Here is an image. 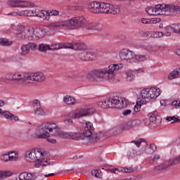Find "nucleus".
I'll list each match as a JSON object with an SVG mask.
<instances>
[{"mask_svg": "<svg viewBox=\"0 0 180 180\" xmlns=\"http://www.w3.org/2000/svg\"><path fill=\"white\" fill-rule=\"evenodd\" d=\"M51 136L61 139H71L72 140H85L82 134L79 132H65L60 130L57 122H48L39 125L32 135L34 139H49Z\"/></svg>", "mask_w": 180, "mask_h": 180, "instance_id": "f257e3e1", "label": "nucleus"}, {"mask_svg": "<svg viewBox=\"0 0 180 180\" xmlns=\"http://www.w3.org/2000/svg\"><path fill=\"white\" fill-rule=\"evenodd\" d=\"M123 68V64H112L108 68L94 69L89 72L86 75V79L89 81H96V82H102V81H108L112 77H115V71Z\"/></svg>", "mask_w": 180, "mask_h": 180, "instance_id": "f03ea898", "label": "nucleus"}, {"mask_svg": "<svg viewBox=\"0 0 180 180\" xmlns=\"http://www.w3.org/2000/svg\"><path fill=\"white\" fill-rule=\"evenodd\" d=\"M64 21L65 29H70V30L79 29V27H84L87 30H101V29H102V26L93 23L91 20L84 16L75 15V17Z\"/></svg>", "mask_w": 180, "mask_h": 180, "instance_id": "7ed1b4c3", "label": "nucleus"}, {"mask_svg": "<svg viewBox=\"0 0 180 180\" xmlns=\"http://www.w3.org/2000/svg\"><path fill=\"white\" fill-rule=\"evenodd\" d=\"M141 124V120H134L131 121H128L125 124L121 125L120 127H113L106 132H102L100 138L101 140H105V139H108V137H110L112 136H117V134H122L124 130H129V129H133V127H136V126H140Z\"/></svg>", "mask_w": 180, "mask_h": 180, "instance_id": "20e7f679", "label": "nucleus"}, {"mask_svg": "<svg viewBox=\"0 0 180 180\" xmlns=\"http://www.w3.org/2000/svg\"><path fill=\"white\" fill-rule=\"evenodd\" d=\"M94 113H95V109L94 108H81L75 110L64 115L63 123L66 126H71L74 123L72 119H81L82 117H85V116L94 115Z\"/></svg>", "mask_w": 180, "mask_h": 180, "instance_id": "39448f33", "label": "nucleus"}, {"mask_svg": "<svg viewBox=\"0 0 180 180\" xmlns=\"http://www.w3.org/2000/svg\"><path fill=\"white\" fill-rule=\"evenodd\" d=\"M101 134V131H94V125L92 124V122H86V126L82 134L84 140H86L89 143H98V141H101V139L102 138Z\"/></svg>", "mask_w": 180, "mask_h": 180, "instance_id": "423d86ee", "label": "nucleus"}, {"mask_svg": "<svg viewBox=\"0 0 180 180\" xmlns=\"http://www.w3.org/2000/svg\"><path fill=\"white\" fill-rule=\"evenodd\" d=\"M15 37L20 41L25 40H34L33 27H27L24 25H18L16 28Z\"/></svg>", "mask_w": 180, "mask_h": 180, "instance_id": "0eeeda50", "label": "nucleus"}, {"mask_svg": "<svg viewBox=\"0 0 180 180\" xmlns=\"http://www.w3.org/2000/svg\"><path fill=\"white\" fill-rule=\"evenodd\" d=\"M2 79L3 81L6 80L14 82V85H17L18 86H25V72H7Z\"/></svg>", "mask_w": 180, "mask_h": 180, "instance_id": "6e6552de", "label": "nucleus"}, {"mask_svg": "<svg viewBox=\"0 0 180 180\" xmlns=\"http://www.w3.org/2000/svg\"><path fill=\"white\" fill-rule=\"evenodd\" d=\"M156 15H167L166 12L180 13V6L175 4H158L155 6Z\"/></svg>", "mask_w": 180, "mask_h": 180, "instance_id": "1a4fd4ad", "label": "nucleus"}, {"mask_svg": "<svg viewBox=\"0 0 180 180\" xmlns=\"http://www.w3.org/2000/svg\"><path fill=\"white\" fill-rule=\"evenodd\" d=\"M41 157H44V153L41 149H32L25 153V158L27 162H36V161L41 160Z\"/></svg>", "mask_w": 180, "mask_h": 180, "instance_id": "9d476101", "label": "nucleus"}, {"mask_svg": "<svg viewBox=\"0 0 180 180\" xmlns=\"http://www.w3.org/2000/svg\"><path fill=\"white\" fill-rule=\"evenodd\" d=\"M119 96L106 97L103 101L97 102V105L99 108L103 109H109V108H119Z\"/></svg>", "mask_w": 180, "mask_h": 180, "instance_id": "9b49d317", "label": "nucleus"}, {"mask_svg": "<svg viewBox=\"0 0 180 180\" xmlns=\"http://www.w3.org/2000/svg\"><path fill=\"white\" fill-rule=\"evenodd\" d=\"M160 94L161 90L154 87L146 89L141 91V95L143 99H157Z\"/></svg>", "mask_w": 180, "mask_h": 180, "instance_id": "f8f14e48", "label": "nucleus"}, {"mask_svg": "<svg viewBox=\"0 0 180 180\" xmlns=\"http://www.w3.org/2000/svg\"><path fill=\"white\" fill-rule=\"evenodd\" d=\"M46 80V76L41 72L36 73H26L24 72V84L26 85L27 81H36L37 82H43Z\"/></svg>", "mask_w": 180, "mask_h": 180, "instance_id": "ddd939ff", "label": "nucleus"}, {"mask_svg": "<svg viewBox=\"0 0 180 180\" xmlns=\"http://www.w3.org/2000/svg\"><path fill=\"white\" fill-rule=\"evenodd\" d=\"M8 4L12 8H30L33 6L30 1L22 0H8Z\"/></svg>", "mask_w": 180, "mask_h": 180, "instance_id": "4468645a", "label": "nucleus"}, {"mask_svg": "<svg viewBox=\"0 0 180 180\" xmlns=\"http://www.w3.org/2000/svg\"><path fill=\"white\" fill-rule=\"evenodd\" d=\"M134 53L129 49H122L120 51V58L127 63H134Z\"/></svg>", "mask_w": 180, "mask_h": 180, "instance_id": "2eb2a0df", "label": "nucleus"}, {"mask_svg": "<svg viewBox=\"0 0 180 180\" xmlns=\"http://www.w3.org/2000/svg\"><path fill=\"white\" fill-rule=\"evenodd\" d=\"M32 108L34 109V113L37 116H46V111L41 107V103L40 101L35 99L32 103Z\"/></svg>", "mask_w": 180, "mask_h": 180, "instance_id": "dca6fc26", "label": "nucleus"}, {"mask_svg": "<svg viewBox=\"0 0 180 180\" xmlns=\"http://www.w3.org/2000/svg\"><path fill=\"white\" fill-rule=\"evenodd\" d=\"M176 164H179L178 160H176L175 158L166 161L160 165H158L155 167V171H161V169H167V168H169V167H172V165H176Z\"/></svg>", "mask_w": 180, "mask_h": 180, "instance_id": "f3484780", "label": "nucleus"}, {"mask_svg": "<svg viewBox=\"0 0 180 180\" xmlns=\"http://www.w3.org/2000/svg\"><path fill=\"white\" fill-rule=\"evenodd\" d=\"M58 27H63L65 29V21H57L51 22L47 25V29L49 32L54 33Z\"/></svg>", "mask_w": 180, "mask_h": 180, "instance_id": "a211bd4d", "label": "nucleus"}, {"mask_svg": "<svg viewBox=\"0 0 180 180\" xmlns=\"http://www.w3.org/2000/svg\"><path fill=\"white\" fill-rule=\"evenodd\" d=\"M34 12L35 13L34 14V16L41 18L43 20H50V17H49V11L35 9Z\"/></svg>", "mask_w": 180, "mask_h": 180, "instance_id": "6ab92c4d", "label": "nucleus"}, {"mask_svg": "<svg viewBox=\"0 0 180 180\" xmlns=\"http://www.w3.org/2000/svg\"><path fill=\"white\" fill-rule=\"evenodd\" d=\"M157 112H150L148 114V118L150 122V126H158L161 122V120L160 118H157Z\"/></svg>", "mask_w": 180, "mask_h": 180, "instance_id": "aec40b11", "label": "nucleus"}, {"mask_svg": "<svg viewBox=\"0 0 180 180\" xmlns=\"http://www.w3.org/2000/svg\"><path fill=\"white\" fill-rule=\"evenodd\" d=\"M144 37H148L149 39H160L164 37V32L150 31L147 33L144 32Z\"/></svg>", "mask_w": 180, "mask_h": 180, "instance_id": "412c9836", "label": "nucleus"}, {"mask_svg": "<svg viewBox=\"0 0 180 180\" xmlns=\"http://www.w3.org/2000/svg\"><path fill=\"white\" fill-rule=\"evenodd\" d=\"M34 32V40H39V39H42L46 34V31L40 27L33 28Z\"/></svg>", "mask_w": 180, "mask_h": 180, "instance_id": "4be33fe9", "label": "nucleus"}, {"mask_svg": "<svg viewBox=\"0 0 180 180\" xmlns=\"http://www.w3.org/2000/svg\"><path fill=\"white\" fill-rule=\"evenodd\" d=\"M100 2L93 1L88 4L89 9L91 13H99Z\"/></svg>", "mask_w": 180, "mask_h": 180, "instance_id": "5701e85b", "label": "nucleus"}, {"mask_svg": "<svg viewBox=\"0 0 180 180\" xmlns=\"http://www.w3.org/2000/svg\"><path fill=\"white\" fill-rule=\"evenodd\" d=\"M63 102H65V105H77V99L75 98V97L68 95H66L63 97Z\"/></svg>", "mask_w": 180, "mask_h": 180, "instance_id": "b1692460", "label": "nucleus"}, {"mask_svg": "<svg viewBox=\"0 0 180 180\" xmlns=\"http://www.w3.org/2000/svg\"><path fill=\"white\" fill-rule=\"evenodd\" d=\"M110 4L100 3L99 13H109Z\"/></svg>", "mask_w": 180, "mask_h": 180, "instance_id": "393cba45", "label": "nucleus"}, {"mask_svg": "<svg viewBox=\"0 0 180 180\" xmlns=\"http://www.w3.org/2000/svg\"><path fill=\"white\" fill-rule=\"evenodd\" d=\"M180 77V68H177L174 69L172 72L168 75V79H175V78H179Z\"/></svg>", "mask_w": 180, "mask_h": 180, "instance_id": "a878e982", "label": "nucleus"}, {"mask_svg": "<svg viewBox=\"0 0 180 180\" xmlns=\"http://www.w3.org/2000/svg\"><path fill=\"white\" fill-rule=\"evenodd\" d=\"M108 13H112V15H119L120 13V6L118 5L110 4V10Z\"/></svg>", "mask_w": 180, "mask_h": 180, "instance_id": "bb28decb", "label": "nucleus"}, {"mask_svg": "<svg viewBox=\"0 0 180 180\" xmlns=\"http://www.w3.org/2000/svg\"><path fill=\"white\" fill-rule=\"evenodd\" d=\"M67 78L69 79H72L73 81H77L81 82V81H84V76L82 75H74L73 73L69 74L67 76Z\"/></svg>", "mask_w": 180, "mask_h": 180, "instance_id": "cd10ccee", "label": "nucleus"}, {"mask_svg": "<svg viewBox=\"0 0 180 180\" xmlns=\"http://www.w3.org/2000/svg\"><path fill=\"white\" fill-rule=\"evenodd\" d=\"M34 10H25L18 11V16H34Z\"/></svg>", "mask_w": 180, "mask_h": 180, "instance_id": "c85d7f7f", "label": "nucleus"}, {"mask_svg": "<svg viewBox=\"0 0 180 180\" xmlns=\"http://www.w3.org/2000/svg\"><path fill=\"white\" fill-rule=\"evenodd\" d=\"M155 150H157V146H155V144L151 143L149 146L146 144L145 153H146V154H153Z\"/></svg>", "mask_w": 180, "mask_h": 180, "instance_id": "c756f323", "label": "nucleus"}, {"mask_svg": "<svg viewBox=\"0 0 180 180\" xmlns=\"http://www.w3.org/2000/svg\"><path fill=\"white\" fill-rule=\"evenodd\" d=\"M10 161H18L19 160V154L16 151L8 152Z\"/></svg>", "mask_w": 180, "mask_h": 180, "instance_id": "7c9ffc66", "label": "nucleus"}, {"mask_svg": "<svg viewBox=\"0 0 180 180\" xmlns=\"http://www.w3.org/2000/svg\"><path fill=\"white\" fill-rule=\"evenodd\" d=\"M20 50V56H27V54L30 53V50L29 49V46H27V44L22 45Z\"/></svg>", "mask_w": 180, "mask_h": 180, "instance_id": "2f4dec72", "label": "nucleus"}, {"mask_svg": "<svg viewBox=\"0 0 180 180\" xmlns=\"http://www.w3.org/2000/svg\"><path fill=\"white\" fill-rule=\"evenodd\" d=\"M73 50H86V45L83 43H74Z\"/></svg>", "mask_w": 180, "mask_h": 180, "instance_id": "473e14b6", "label": "nucleus"}, {"mask_svg": "<svg viewBox=\"0 0 180 180\" xmlns=\"http://www.w3.org/2000/svg\"><path fill=\"white\" fill-rule=\"evenodd\" d=\"M37 162L35 163L34 166L36 168H39L40 165L46 166L49 165V161L46 160L44 157H41V160H37Z\"/></svg>", "mask_w": 180, "mask_h": 180, "instance_id": "72a5a7b5", "label": "nucleus"}, {"mask_svg": "<svg viewBox=\"0 0 180 180\" xmlns=\"http://www.w3.org/2000/svg\"><path fill=\"white\" fill-rule=\"evenodd\" d=\"M169 30H172V33L180 34V23L172 25V27H169Z\"/></svg>", "mask_w": 180, "mask_h": 180, "instance_id": "f704fd0d", "label": "nucleus"}, {"mask_svg": "<svg viewBox=\"0 0 180 180\" xmlns=\"http://www.w3.org/2000/svg\"><path fill=\"white\" fill-rule=\"evenodd\" d=\"M134 63H141L142 61H146V58L144 55H136L134 54Z\"/></svg>", "mask_w": 180, "mask_h": 180, "instance_id": "c9c22d12", "label": "nucleus"}, {"mask_svg": "<svg viewBox=\"0 0 180 180\" xmlns=\"http://www.w3.org/2000/svg\"><path fill=\"white\" fill-rule=\"evenodd\" d=\"M127 77L126 79L128 82H131V81H134V73L131 70H129L125 72Z\"/></svg>", "mask_w": 180, "mask_h": 180, "instance_id": "e433bc0d", "label": "nucleus"}, {"mask_svg": "<svg viewBox=\"0 0 180 180\" xmlns=\"http://www.w3.org/2000/svg\"><path fill=\"white\" fill-rule=\"evenodd\" d=\"M39 51L46 53L48 50H50V46L45 44H40L38 46Z\"/></svg>", "mask_w": 180, "mask_h": 180, "instance_id": "4c0bfd02", "label": "nucleus"}, {"mask_svg": "<svg viewBox=\"0 0 180 180\" xmlns=\"http://www.w3.org/2000/svg\"><path fill=\"white\" fill-rule=\"evenodd\" d=\"M166 120L167 122H170L172 124H173V123H176V122H180V119H179V117H178V115L167 117L166 118Z\"/></svg>", "mask_w": 180, "mask_h": 180, "instance_id": "58836bf2", "label": "nucleus"}, {"mask_svg": "<svg viewBox=\"0 0 180 180\" xmlns=\"http://www.w3.org/2000/svg\"><path fill=\"white\" fill-rule=\"evenodd\" d=\"M120 103L118 105V108H126V106L129 103V101H127L124 98H119Z\"/></svg>", "mask_w": 180, "mask_h": 180, "instance_id": "ea45409f", "label": "nucleus"}, {"mask_svg": "<svg viewBox=\"0 0 180 180\" xmlns=\"http://www.w3.org/2000/svg\"><path fill=\"white\" fill-rule=\"evenodd\" d=\"M146 12H147L148 15H150L151 16L157 15V13L155 11V7H147L146 8Z\"/></svg>", "mask_w": 180, "mask_h": 180, "instance_id": "a19ab883", "label": "nucleus"}, {"mask_svg": "<svg viewBox=\"0 0 180 180\" xmlns=\"http://www.w3.org/2000/svg\"><path fill=\"white\" fill-rule=\"evenodd\" d=\"M13 42L6 39H0V46H12Z\"/></svg>", "mask_w": 180, "mask_h": 180, "instance_id": "79ce46f5", "label": "nucleus"}, {"mask_svg": "<svg viewBox=\"0 0 180 180\" xmlns=\"http://www.w3.org/2000/svg\"><path fill=\"white\" fill-rule=\"evenodd\" d=\"M131 143H133L134 144H135V146H136V147H140V146H141L142 143H145L146 144H147V142L146 141V139H139L136 141H132Z\"/></svg>", "mask_w": 180, "mask_h": 180, "instance_id": "37998d69", "label": "nucleus"}, {"mask_svg": "<svg viewBox=\"0 0 180 180\" xmlns=\"http://www.w3.org/2000/svg\"><path fill=\"white\" fill-rule=\"evenodd\" d=\"M0 160L1 161H3V162H8V161H11V158L8 153L1 155Z\"/></svg>", "mask_w": 180, "mask_h": 180, "instance_id": "c03bdc74", "label": "nucleus"}, {"mask_svg": "<svg viewBox=\"0 0 180 180\" xmlns=\"http://www.w3.org/2000/svg\"><path fill=\"white\" fill-rule=\"evenodd\" d=\"M27 46L30 51L32 50V51H36V50H37V44L34 42H29L27 44Z\"/></svg>", "mask_w": 180, "mask_h": 180, "instance_id": "a18cd8bd", "label": "nucleus"}, {"mask_svg": "<svg viewBox=\"0 0 180 180\" xmlns=\"http://www.w3.org/2000/svg\"><path fill=\"white\" fill-rule=\"evenodd\" d=\"M63 49L62 43L55 44L49 46V50H58Z\"/></svg>", "mask_w": 180, "mask_h": 180, "instance_id": "49530a36", "label": "nucleus"}, {"mask_svg": "<svg viewBox=\"0 0 180 180\" xmlns=\"http://www.w3.org/2000/svg\"><path fill=\"white\" fill-rule=\"evenodd\" d=\"M91 175L96 178H102V172L100 170H93L91 171Z\"/></svg>", "mask_w": 180, "mask_h": 180, "instance_id": "de8ad7c7", "label": "nucleus"}, {"mask_svg": "<svg viewBox=\"0 0 180 180\" xmlns=\"http://www.w3.org/2000/svg\"><path fill=\"white\" fill-rule=\"evenodd\" d=\"M49 18L51 16H58L60 15V12L57 10H49L48 11Z\"/></svg>", "mask_w": 180, "mask_h": 180, "instance_id": "09e8293b", "label": "nucleus"}, {"mask_svg": "<svg viewBox=\"0 0 180 180\" xmlns=\"http://www.w3.org/2000/svg\"><path fill=\"white\" fill-rule=\"evenodd\" d=\"M8 120H12V117H13V114L11 113L8 110H5L4 115H3Z\"/></svg>", "mask_w": 180, "mask_h": 180, "instance_id": "8fccbe9b", "label": "nucleus"}, {"mask_svg": "<svg viewBox=\"0 0 180 180\" xmlns=\"http://www.w3.org/2000/svg\"><path fill=\"white\" fill-rule=\"evenodd\" d=\"M86 60H94L95 58V55L92 53V51H88L86 52Z\"/></svg>", "mask_w": 180, "mask_h": 180, "instance_id": "3c124183", "label": "nucleus"}, {"mask_svg": "<svg viewBox=\"0 0 180 180\" xmlns=\"http://www.w3.org/2000/svg\"><path fill=\"white\" fill-rule=\"evenodd\" d=\"M0 173L1 174V178H4V176H12V172L11 171H0Z\"/></svg>", "mask_w": 180, "mask_h": 180, "instance_id": "603ef678", "label": "nucleus"}, {"mask_svg": "<svg viewBox=\"0 0 180 180\" xmlns=\"http://www.w3.org/2000/svg\"><path fill=\"white\" fill-rule=\"evenodd\" d=\"M62 49H72L74 50V44L71 43H62Z\"/></svg>", "mask_w": 180, "mask_h": 180, "instance_id": "864d4df0", "label": "nucleus"}, {"mask_svg": "<svg viewBox=\"0 0 180 180\" xmlns=\"http://www.w3.org/2000/svg\"><path fill=\"white\" fill-rule=\"evenodd\" d=\"M122 172H126L127 174H133V172H134V169L133 167H124L122 168Z\"/></svg>", "mask_w": 180, "mask_h": 180, "instance_id": "5fc2aeb1", "label": "nucleus"}, {"mask_svg": "<svg viewBox=\"0 0 180 180\" xmlns=\"http://www.w3.org/2000/svg\"><path fill=\"white\" fill-rule=\"evenodd\" d=\"M169 27H172V25L165 27L166 32L164 34V36H166V37L171 36V32H172V30H169Z\"/></svg>", "mask_w": 180, "mask_h": 180, "instance_id": "6e6d98bb", "label": "nucleus"}, {"mask_svg": "<svg viewBox=\"0 0 180 180\" xmlns=\"http://www.w3.org/2000/svg\"><path fill=\"white\" fill-rule=\"evenodd\" d=\"M110 172L112 173V174H116L117 175H118V174L120 172H123V168H115V169H111L110 170Z\"/></svg>", "mask_w": 180, "mask_h": 180, "instance_id": "4d7b16f0", "label": "nucleus"}, {"mask_svg": "<svg viewBox=\"0 0 180 180\" xmlns=\"http://www.w3.org/2000/svg\"><path fill=\"white\" fill-rule=\"evenodd\" d=\"M86 56L87 53L86 51L82 52L79 54V58H80V60H84V61H86V58H88Z\"/></svg>", "mask_w": 180, "mask_h": 180, "instance_id": "13d9d810", "label": "nucleus"}, {"mask_svg": "<svg viewBox=\"0 0 180 180\" xmlns=\"http://www.w3.org/2000/svg\"><path fill=\"white\" fill-rule=\"evenodd\" d=\"M140 109H141V104L137 102L134 106V112H140Z\"/></svg>", "mask_w": 180, "mask_h": 180, "instance_id": "bf43d9fd", "label": "nucleus"}, {"mask_svg": "<svg viewBox=\"0 0 180 180\" xmlns=\"http://www.w3.org/2000/svg\"><path fill=\"white\" fill-rule=\"evenodd\" d=\"M161 18H152L150 19V25H155V23H160Z\"/></svg>", "mask_w": 180, "mask_h": 180, "instance_id": "052dcab7", "label": "nucleus"}, {"mask_svg": "<svg viewBox=\"0 0 180 180\" xmlns=\"http://www.w3.org/2000/svg\"><path fill=\"white\" fill-rule=\"evenodd\" d=\"M141 22L143 25H150V19L142 18L141 19Z\"/></svg>", "mask_w": 180, "mask_h": 180, "instance_id": "680f3d73", "label": "nucleus"}, {"mask_svg": "<svg viewBox=\"0 0 180 180\" xmlns=\"http://www.w3.org/2000/svg\"><path fill=\"white\" fill-rule=\"evenodd\" d=\"M131 110H125L122 112V115H124V116H127V115H131Z\"/></svg>", "mask_w": 180, "mask_h": 180, "instance_id": "e2e57ef3", "label": "nucleus"}, {"mask_svg": "<svg viewBox=\"0 0 180 180\" xmlns=\"http://www.w3.org/2000/svg\"><path fill=\"white\" fill-rule=\"evenodd\" d=\"M11 120H14L15 122H19V117L13 115V117L11 116Z\"/></svg>", "mask_w": 180, "mask_h": 180, "instance_id": "0e129e2a", "label": "nucleus"}, {"mask_svg": "<svg viewBox=\"0 0 180 180\" xmlns=\"http://www.w3.org/2000/svg\"><path fill=\"white\" fill-rule=\"evenodd\" d=\"M47 141H49V143H52V144H56L57 143V141L53 139H48Z\"/></svg>", "mask_w": 180, "mask_h": 180, "instance_id": "69168bd1", "label": "nucleus"}, {"mask_svg": "<svg viewBox=\"0 0 180 180\" xmlns=\"http://www.w3.org/2000/svg\"><path fill=\"white\" fill-rule=\"evenodd\" d=\"M8 15H11V16H19V12H11L8 13Z\"/></svg>", "mask_w": 180, "mask_h": 180, "instance_id": "338daca9", "label": "nucleus"}, {"mask_svg": "<svg viewBox=\"0 0 180 180\" xmlns=\"http://www.w3.org/2000/svg\"><path fill=\"white\" fill-rule=\"evenodd\" d=\"M160 155H155L154 157L152 158L153 161H155V160H160Z\"/></svg>", "mask_w": 180, "mask_h": 180, "instance_id": "774afa93", "label": "nucleus"}]
</instances>
